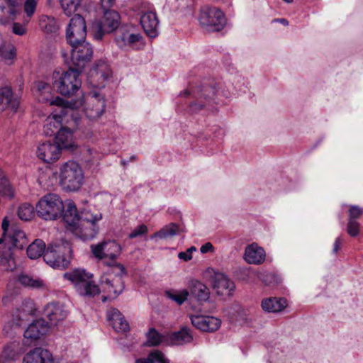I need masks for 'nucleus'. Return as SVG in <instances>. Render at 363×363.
Segmentation results:
<instances>
[{
  "mask_svg": "<svg viewBox=\"0 0 363 363\" xmlns=\"http://www.w3.org/2000/svg\"><path fill=\"white\" fill-rule=\"evenodd\" d=\"M37 6V0H26L24 3V11L28 18L34 13Z\"/></svg>",
  "mask_w": 363,
  "mask_h": 363,
  "instance_id": "nucleus-52",
  "label": "nucleus"
},
{
  "mask_svg": "<svg viewBox=\"0 0 363 363\" xmlns=\"http://www.w3.org/2000/svg\"><path fill=\"white\" fill-rule=\"evenodd\" d=\"M146 346H157L160 345L163 339L162 335L155 328H150L146 334Z\"/></svg>",
  "mask_w": 363,
  "mask_h": 363,
  "instance_id": "nucleus-45",
  "label": "nucleus"
},
{
  "mask_svg": "<svg viewBox=\"0 0 363 363\" xmlns=\"http://www.w3.org/2000/svg\"><path fill=\"white\" fill-rule=\"evenodd\" d=\"M86 35V26L84 18L79 14L73 16L66 30V38L69 45L83 42Z\"/></svg>",
  "mask_w": 363,
  "mask_h": 363,
  "instance_id": "nucleus-18",
  "label": "nucleus"
},
{
  "mask_svg": "<svg viewBox=\"0 0 363 363\" xmlns=\"http://www.w3.org/2000/svg\"><path fill=\"white\" fill-rule=\"evenodd\" d=\"M102 219V214L99 211L92 212L84 208L80 211L79 221L71 230L72 233L82 240L94 238L99 232L98 223Z\"/></svg>",
  "mask_w": 363,
  "mask_h": 363,
  "instance_id": "nucleus-6",
  "label": "nucleus"
},
{
  "mask_svg": "<svg viewBox=\"0 0 363 363\" xmlns=\"http://www.w3.org/2000/svg\"><path fill=\"white\" fill-rule=\"evenodd\" d=\"M191 324L198 330L205 333H214L217 331L221 325V320L207 315H190Z\"/></svg>",
  "mask_w": 363,
  "mask_h": 363,
  "instance_id": "nucleus-21",
  "label": "nucleus"
},
{
  "mask_svg": "<svg viewBox=\"0 0 363 363\" xmlns=\"http://www.w3.org/2000/svg\"><path fill=\"white\" fill-rule=\"evenodd\" d=\"M216 83L212 84H203L201 87L194 91L192 98L194 99L189 105L190 111L196 113L205 108L208 110L213 111V105L223 103L220 97L225 99L231 97V93L229 89L227 91L219 86L218 89H216Z\"/></svg>",
  "mask_w": 363,
  "mask_h": 363,
  "instance_id": "nucleus-4",
  "label": "nucleus"
},
{
  "mask_svg": "<svg viewBox=\"0 0 363 363\" xmlns=\"http://www.w3.org/2000/svg\"><path fill=\"white\" fill-rule=\"evenodd\" d=\"M125 274V270L122 264L111 267L100 278L101 289L92 281V274L84 269L78 268L66 272L64 277L74 285L81 296H94L103 291L107 293L109 298H114L124 289L123 276Z\"/></svg>",
  "mask_w": 363,
  "mask_h": 363,
  "instance_id": "nucleus-1",
  "label": "nucleus"
},
{
  "mask_svg": "<svg viewBox=\"0 0 363 363\" xmlns=\"http://www.w3.org/2000/svg\"><path fill=\"white\" fill-rule=\"evenodd\" d=\"M60 181L66 191H77L84 181L81 167L74 161H68L63 164L60 169Z\"/></svg>",
  "mask_w": 363,
  "mask_h": 363,
  "instance_id": "nucleus-8",
  "label": "nucleus"
},
{
  "mask_svg": "<svg viewBox=\"0 0 363 363\" xmlns=\"http://www.w3.org/2000/svg\"><path fill=\"white\" fill-rule=\"evenodd\" d=\"M342 242H343V239L341 237H338L335 239V242L333 244V252L334 253H337L338 252Z\"/></svg>",
  "mask_w": 363,
  "mask_h": 363,
  "instance_id": "nucleus-57",
  "label": "nucleus"
},
{
  "mask_svg": "<svg viewBox=\"0 0 363 363\" xmlns=\"http://www.w3.org/2000/svg\"><path fill=\"white\" fill-rule=\"evenodd\" d=\"M196 248L194 246H192L189 247L186 251L185 252H180L178 254V257L181 259H183L186 262L189 261L192 259V252L196 251Z\"/></svg>",
  "mask_w": 363,
  "mask_h": 363,
  "instance_id": "nucleus-54",
  "label": "nucleus"
},
{
  "mask_svg": "<svg viewBox=\"0 0 363 363\" xmlns=\"http://www.w3.org/2000/svg\"><path fill=\"white\" fill-rule=\"evenodd\" d=\"M106 300V297H104L103 298V301H105Z\"/></svg>",
  "mask_w": 363,
  "mask_h": 363,
  "instance_id": "nucleus-61",
  "label": "nucleus"
},
{
  "mask_svg": "<svg viewBox=\"0 0 363 363\" xmlns=\"http://www.w3.org/2000/svg\"><path fill=\"white\" fill-rule=\"evenodd\" d=\"M200 251L202 254L212 252L214 251V247L211 242H206L201 247Z\"/></svg>",
  "mask_w": 363,
  "mask_h": 363,
  "instance_id": "nucleus-56",
  "label": "nucleus"
},
{
  "mask_svg": "<svg viewBox=\"0 0 363 363\" xmlns=\"http://www.w3.org/2000/svg\"><path fill=\"white\" fill-rule=\"evenodd\" d=\"M199 21L201 26L208 31H219L226 23L223 12L210 6H204L201 9Z\"/></svg>",
  "mask_w": 363,
  "mask_h": 363,
  "instance_id": "nucleus-12",
  "label": "nucleus"
},
{
  "mask_svg": "<svg viewBox=\"0 0 363 363\" xmlns=\"http://www.w3.org/2000/svg\"><path fill=\"white\" fill-rule=\"evenodd\" d=\"M64 208L59 217H62L63 221L67 223L71 230L76 225L80 217V212L77 213L75 204L71 201H66L64 203Z\"/></svg>",
  "mask_w": 363,
  "mask_h": 363,
  "instance_id": "nucleus-27",
  "label": "nucleus"
},
{
  "mask_svg": "<svg viewBox=\"0 0 363 363\" xmlns=\"http://www.w3.org/2000/svg\"><path fill=\"white\" fill-rule=\"evenodd\" d=\"M49 328V324L45 319H38L31 323L24 331V337L31 340H36L46 334Z\"/></svg>",
  "mask_w": 363,
  "mask_h": 363,
  "instance_id": "nucleus-24",
  "label": "nucleus"
},
{
  "mask_svg": "<svg viewBox=\"0 0 363 363\" xmlns=\"http://www.w3.org/2000/svg\"><path fill=\"white\" fill-rule=\"evenodd\" d=\"M81 70L70 66L62 73H53V86L60 94L71 96L74 94L82 86L80 79Z\"/></svg>",
  "mask_w": 363,
  "mask_h": 363,
  "instance_id": "nucleus-7",
  "label": "nucleus"
},
{
  "mask_svg": "<svg viewBox=\"0 0 363 363\" xmlns=\"http://www.w3.org/2000/svg\"><path fill=\"white\" fill-rule=\"evenodd\" d=\"M3 230L2 238H0V244L6 245L19 250H22L28 244L25 232L16 223L9 225L7 218H4L1 224Z\"/></svg>",
  "mask_w": 363,
  "mask_h": 363,
  "instance_id": "nucleus-11",
  "label": "nucleus"
},
{
  "mask_svg": "<svg viewBox=\"0 0 363 363\" xmlns=\"http://www.w3.org/2000/svg\"><path fill=\"white\" fill-rule=\"evenodd\" d=\"M107 318L113 328L116 332H126L129 330V324L122 313L116 308H111L107 312Z\"/></svg>",
  "mask_w": 363,
  "mask_h": 363,
  "instance_id": "nucleus-30",
  "label": "nucleus"
},
{
  "mask_svg": "<svg viewBox=\"0 0 363 363\" xmlns=\"http://www.w3.org/2000/svg\"><path fill=\"white\" fill-rule=\"evenodd\" d=\"M166 296L175 301L178 305H182L187 300L189 296V292L186 289H182L180 291H165Z\"/></svg>",
  "mask_w": 363,
  "mask_h": 363,
  "instance_id": "nucleus-41",
  "label": "nucleus"
},
{
  "mask_svg": "<svg viewBox=\"0 0 363 363\" xmlns=\"http://www.w3.org/2000/svg\"><path fill=\"white\" fill-rule=\"evenodd\" d=\"M269 363H305V359L296 357L292 347L281 342H276L269 347Z\"/></svg>",
  "mask_w": 363,
  "mask_h": 363,
  "instance_id": "nucleus-13",
  "label": "nucleus"
},
{
  "mask_svg": "<svg viewBox=\"0 0 363 363\" xmlns=\"http://www.w3.org/2000/svg\"><path fill=\"white\" fill-rule=\"evenodd\" d=\"M45 243L40 239L35 240L27 248V255L30 259H35L43 255L44 261L51 267L63 269L70 262L71 245L64 240L50 243L45 250Z\"/></svg>",
  "mask_w": 363,
  "mask_h": 363,
  "instance_id": "nucleus-2",
  "label": "nucleus"
},
{
  "mask_svg": "<svg viewBox=\"0 0 363 363\" xmlns=\"http://www.w3.org/2000/svg\"><path fill=\"white\" fill-rule=\"evenodd\" d=\"M18 345L13 342L6 345L0 357L2 363H6L9 361L14 360L18 357Z\"/></svg>",
  "mask_w": 363,
  "mask_h": 363,
  "instance_id": "nucleus-39",
  "label": "nucleus"
},
{
  "mask_svg": "<svg viewBox=\"0 0 363 363\" xmlns=\"http://www.w3.org/2000/svg\"><path fill=\"white\" fill-rule=\"evenodd\" d=\"M179 95L182 97H187L190 95V93L189 92V91L185 90L184 91L181 92Z\"/></svg>",
  "mask_w": 363,
  "mask_h": 363,
  "instance_id": "nucleus-60",
  "label": "nucleus"
},
{
  "mask_svg": "<svg viewBox=\"0 0 363 363\" xmlns=\"http://www.w3.org/2000/svg\"><path fill=\"white\" fill-rule=\"evenodd\" d=\"M36 88L38 91L40 93V96H39V100L41 101H50L52 100H48L47 98L43 96V94H45L50 91V84L47 82L39 81L36 84Z\"/></svg>",
  "mask_w": 363,
  "mask_h": 363,
  "instance_id": "nucleus-49",
  "label": "nucleus"
},
{
  "mask_svg": "<svg viewBox=\"0 0 363 363\" xmlns=\"http://www.w3.org/2000/svg\"><path fill=\"white\" fill-rule=\"evenodd\" d=\"M0 194L9 198L13 196V190L9 180L1 174H0Z\"/></svg>",
  "mask_w": 363,
  "mask_h": 363,
  "instance_id": "nucleus-47",
  "label": "nucleus"
},
{
  "mask_svg": "<svg viewBox=\"0 0 363 363\" xmlns=\"http://www.w3.org/2000/svg\"><path fill=\"white\" fill-rule=\"evenodd\" d=\"M359 223L357 220H348L347 232L352 237H356L359 233Z\"/></svg>",
  "mask_w": 363,
  "mask_h": 363,
  "instance_id": "nucleus-51",
  "label": "nucleus"
},
{
  "mask_svg": "<svg viewBox=\"0 0 363 363\" xmlns=\"http://www.w3.org/2000/svg\"><path fill=\"white\" fill-rule=\"evenodd\" d=\"M204 277L209 279L213 289L218 295H231L235 289V283L228 275L213 268L205 271Z\"/></svg>",
  "mask_w": 363,
  "mask_h": 363,
  "instance_id": "nucleus-14",
  "label": "nucleus"
},
{
  "mask_svg": "<svg viewBox=\"0 0 363 363\" xmlns=\"http://www.w3.org/2000/svg\"><path fill=\"white\" fill-rule=\"evenodd\" d=\"M54 143L60 146V150L62 149H74V143L72 142V133L69 128L63 127L55 135Z\"/></svg>",
  "mask_w": 363,
  "mask_h": 363,
  "instance_id": "nucleus-33",
  "label": "nucleus"
},
{
  "mask_svg": "<svg viewBox=\"0 0 363 363\" xmlns=\"http://www.w3.org/2000/svg\"><path fill=\"white\" fill-rule=\"evenodd\" d=\"M18 216L22 220H30L34 216V208L29 203H23L18 208Z\"/></svg>",
  "mask_w": 363,
  "mask_h": 363,
  "instance_id": "nucleus-44",
  "label": "nucleus"
},
{
  "mask_svg": "<svg viewBox=\"0 0 363 363\" xmlns=\"http://www.w3.org/2000/svg\"><path fill=\"white\" fill-rule=\"evenodd\" d=\"M84 99H79L76 101H82V104L76 109L77 110L84 106V113L86 118L91 121H94L99 118L104 113L106 108V102L104 94H101L97 91H92L86 94ZM75 101H71L70 102H74ZM79 113V112H77Z\"/></svg>",
  "mask_w": 363,
  "mask_h": 363,
  "instance_id": "nucleus-10",
  "label": "nucleus"
},
{
  "mask_svg": "<svg viewBox=\"0 0 363 363\" xmlns=\"http://www.w3.org/2000/svg\"><path fill=\"white\" fill-rule=\"evenodd\" d=\"M19 106V101L14 98L12 89L10 86H5L0 89V106L4 108L9 106L16 111Z\"/></svg>",
  "mask_w": 363,
  "mask_h": 363,
  "instance_id": "nucleus-32",
  "label": "nucleus"
},
{
  "mask_svg": "<svg viewBox=\"0 0 363 363\" xmlns=\"http://www.w3.org/2000/svg\"><path fill=\"white\" fill-rule=\"evenodd\" d=\"M38 157L47 163H52L60 158L61 150L60 146L54 142H45L37 148Z\"/></svg>",
  "mask_w": 363,
  "mask_h": 363,
  "instance_id": "nucleus-23",
  "label": "nucleus"
},
{
  "mask_svg": "<svg viewBox=\"0 0 363 363\" xmlns=\"http://www.w3.org/2000/svg\"><path fill=\"white\" fill-rule=\"evenodd\" d=\"M111 74L108 63L104 60H99L89 70L88 81L94 87H104V82L111 77Z\"/></svg>",
  "mask_w": 363,
  "mask_h": 363,
  "instance_id": "nucleus-19",
  "label": "nucleus"
},
{
  "mask_svg": "<svg viewBox=\"0 0 363 363\" xmlns=\"http://www.w3.org/2000/svg\"><path fill=\"white\" fill-rule=\"evenodd\" d=\"M257 277L267 286H274L280 281V278L276 274L262 271L257 273Z\"/></svg>",
  "mask_w": 363,
  "mask_h": 363,
  "instance_id": "nucleus-42",
  "label": "nucleus"
},
{
  "mask_svg": "<svg viewBox=\"0 0 363 363\" xmlns=\"http://www.w3.org/2000/svg\"><path fill=\"white\" fill-rule=\"evenodd\" d=\"M193 340V335L191 330L184 327L179 331L172 334V342L176 345H184L189 343Z\"/></svg>",
  "mask_w": 363,
  "mask_h": 363,
  "instance_id": "nucleus-38",
  "label": "nucleus"
},
{
  "mask_svg": "<svg viewBox=\"0 0 363 363\" xmlns=\"http://www.w3.org/2000/svg\"><path fill=\"white\" fill-rule=\"evenodd\" d=\"M11 327V324L10 323H8L7 324L5 325L4 328V332L6 334V335H10L9 334V328Z\"/></svg>",
  "mask_w": 363,
  "mask_h": 363,
  "instance_id": "nucleus-59",
  "label": "nucleus"
},
{
  "mask_svg": "<svg viewBox=\"0 0 363 363\" xmlns=\"http://www.w3.org/2000/svg\"><path fill=\"white\" fill-rule=\"evenodd\" d=\"M39 26L40 28L46 33H55L58 29L56 20L53 17L46 15L41 16L39 21Z\"/></svg>",
  "mask_w": 363,
  "mask_h": 363,
  "instance_id": "nucleus-40",
  "label": "nucleus"
},
{
  "mask_svg": "<svg viewBox=\"0 0 363 363\" xmlns=\"http://www.w3.org/2000/svg\"><path fill=\"white\" fill-rule=\"evenodd\" d=\"M70 46L72 47L71 66L82 71L92 57V47L89 43L85 42V40L82 43L70 45Z\"/></svg>",
  "mask_w": 363,
  "mask_h": 363,
  "instance_id": "nucleus-17",
  "label": "nucleus"
},
{
  "mask_svg": "<svg viewBox=\"0 0 363 363\" xmlns=\"http://www.w3.org/2000/svg\"><path fill=\"white\" fill-rule=\"evenodd\" d=\"M135 363H169V359L161 351L155 350L150 352L146 358H140Z\"/></svg>",
  "mask_w": 363,
  "mask_h": 363,
  "instance_id": "nucleus-37",
  "label": "nucleus"
},
{
  "mask_svg": "<svg viewBox=\"0 0 363 363\" xmlns=\"http://www.w3.org/2000/svg\"><path fill=\"white\" fill-rule=\"evenodd\" d=\"M82 152V159L86 163H94L95 161H97L100 157L97 151L88 147H84Z\"/></svg>",
  "mask_w": 363,
  "mask_h": 363,
  "instance_id": "nucleus-48",
  "label": "nucleus"
},
{
  "mask_svg": "<svg viewBox=\"0 0 363 363\" xmlns=\"http://www.w3.org/2000/svg\"><path fill=\"white\" fill-rule=\"evenodd\" d=\"M179 231V225L174 223H171L169 225L164 226L160 230L152 235L150 239L155 240H157V239H167L178 235Z\"/></svg>",
  "mask_w": 363,
  "mask_h": 363,
  "instance_id": "nucleus-34",
  "label": "nucleus"
},
{
  "mask_svg": "<svg viewBox=\"0 0 363 363\" xmlns=\"http://www.w3.org/2000/svg\"><path fill=\"white\" fill-rule=\"evenodd\" d=\"M265 251L256 243L245 247L243 258L249 264H260L265 260Z\"/></svg>",
  "mask_w": 363,
  "mask_h": 363,
  "instance_id": "nucleus-25",
  "label": "nucleus"
},
{
  "mask_svg": "<svg viewBox=\"0 0 363 363\" xmlns=\"http://www.w3.org/2000/svg\"><path fill=\"white\" fill-rule=\"evenodd\" d=\"M274 21L279 22L285 26H287L289 25V21L286 18H277V19H275Z\"/></svg>",
  "mask_w": 363,
  "mask_h": 363,
  "instance_id": "nucleus-58",
  "label": "nucleus"
},
{
  "mask_svg": "<svg viewBox=\"0 0 363 363\" xmlns=\"http://www.w3.org/2000/svg\"><path fill=\"white\" fill-rule=\"evenodd\" d=\"M115 0H101V7L104 9L103 18L95 21L91 27L93 37L96 40L103 39L106 33H110L118 28L120 15L114 10H110Z\"/></svg>",
  "mask_w": 363,
  "mask_h": 363,
  "instance_id": "nucleus-5",
  "label": "nucleus"
},
{
  "mask_svg": "<svg viewBox=\"0 0 363 363\" xmlns=\"http://www.w3.org/2000/svg\"><path fill=\"white\" fill-rule=\"evenodd\" d=\"M43 315L50 327L56 326L66 318L67 311L63 304L59 302H51L45 306Z\"/></svg>",
  "mask_w": 363,
  "mask_h": 363,
  "instance_id": "nucleus-20",
  "label": "nucleus"
},
{
  "mask_svg": "<svg viewBox=\"0 0 363 363\" xmlns=\"http://www.w3.org/2000/svg\"><path fill=\"white\" fill-rule=\"evenodd\" d=\"M25 27L18 23H14L13 25V32L17 35H23L25 33Z\"/></svg>",
  "mask_w": 363,
  "mask_h": 363,
  "instance_id": "nucleus-55",
  "label": "nucleus"
},
{
  "mask_svg": "<svg viewBox=\"0 0 363 363\" xmlns=\"http://www.w3.org/2000/svg\"><path fill=\"white\" fill-rule=\"evenodd\" d=\"M64 202L55 194H48L36 205V213L45 220L57 219L64 208Z\"/></svg>",
  "mask_w": 363,
  "mask_h": 363,
  "instance_id": "nucleus-9",
  "label": "nucleus"
},
{
  "mask_svg": "<svg viewBox=\"0 0 363 363\" xmlns=\"http://www.w3.org/2000/svg\"><path fill=\"white\" fill-rule=\"evenodd\" d=\"M189 295L197 301L202 303L207 301L210 298L209 289L197 279H192L189 284Z\"/></svg>",
  "mask_w": 363,
  "mask_h": 363,
  "instance_id": "nucleus-28",
  "label": "nucleus"
},
{
  "mask_svg": "<svg viewBox=\"0 0 363 363\" xmlns=\"http://www.w3.org/2000/svg\"><path fill=\"white\" fill-rule=\"evenodd\" d=\"M20 310L22 315H19V318L18 320H15V323L12 325L13 326H15L16 328H18L23 325V318L24 315L34 313L36 311V307L32 299L26 298L22 301ZM17 316H18V315Z\"/></svg>",
  "mask_w": 363,
  "mask_h": 363,
  "instance_id": "nucleus-36",
  "label": "nucleus"
},
{
  "mask_svg": "<svg viewBox=\"0 0 363 363\" xmlns=\"http://www.w3.org/2000/svg\"><path fill=\"white\" fill-rule=\"evenodd\" d=\"M363 213V210L358 206L351 205L349 208V220H357Z\"/></svg>",
  "mask_w": 363,
  "mask_h": 363,
  "instance_id": "nucleus-53",
  "label": "nucleus"
},
{
  "mask_svg": "<svg viewBox=\"0 0 363 363\" xmlns=\"http://www.w3.org/2000/svg\"><path fill=\"white\" fill-rule=\"evenodd\" d=\"M288 305L285 298L269 297L261 302V307L264 312L278 313L283 311Z\"/></svg>",
  "mask_w": 363,
  "mask_h": 363,
  "instance_id": "nucleus-31",
  "label": "nucleus"
},
{
  "mask_svg": "<svg viewBox=\"0 0 363 363\" xmlns=\"http://www.w3.org/2000/svg\"><path fill=\"white\" fill-rule=\"evenodd\" d=\"M23 363H53V358L49 350L37 347L24 357Z\"/></svg>",
  "mask_w": 363,
  "mask_h": 363,
  "instance_id": "nucleus-26",
  "label": "nucleus"
},
{
  "mask_svg": "<svg viewBox=\"0 0 363 363\" xmlns=\"http://www.w3.org/2000/svg\"><path fill=\"white\" fill-rule=\"evenodd\" d=\"M0 266L9 271L15 269L16 264L11 252V247H6L4 246L0 248Z\"/></svg>",
  "mask_w": 363,
  "mask_h": 363,
  "instance_id": "nucleus-35",
  "label": "nucleus"
},
{
  "mask_svg": "<svg viewBox=\"0 0 363 363\" xmlns=\"http://www.w3.org/2000/svg\"><path fill=\"white\" fill-rule=\"evenodd\" d=\"M65 13L69 16L74 13L81 3V0H60Z\"/></svg>",
  "mask_w": 363,
  "mask_h": 363,
  "instance_id": "nucleus-46",
  "label": "nucleus"
},
{
  "mask_svg": "<svg viewBox=\"0 0 363 363\" xmlns=\"http://www.w3.org/2000/svg\"><path fill=\"white\" fill-rule=\"evenodd\" d=\"M148 232V228L146 225L142 224L135 228L131 233L128 235L129 238L134 239L136 238L145 235Z\"/></svg>",
  "mask_w": 363,
  "mask_h": 363,
  "instance_id": "nucleus-50",
  "label": "nucleus"
},
{
  "mask_svg": "<svg viewBox=\"0 0 363 363\" xmlns=\"http://www.w3.org/2000/svg\"><path fill=\"white\" fill-rule=\"evenodd\" d=\"M143 39L141 34L135 32L133 26H125L117 30L115 40L120 48L128 50V48L138 49L137 43Z\"/></svg>",
  "mask_w": 363,
  "mask_h": 363,
  "instance_id": "nucleus-16",
  "label": "nucleus"
},
{
  "mask_svg": "<svg viewBox=\"0 0 363 363\" xmlns=\"http://www.w3.org/2000/svg\"><path fill=\"white\" fill-rule=\"evenodd\" d=\"M121 251V245L114 240H108L101 244L91 245L92 253L99 259L108 258L114 260L119 256Z\"/></svg>",
  "mask_w": 363,
  "mask_h": 363,
  "instance_id": "nucleus-22",
  "label": "nucleus"
},
{
  "mask_svg": "<svg viewBox=\"0 0 363 363\" xmlns=\"http://www.w3.org/2000/svg\"><path fill=\"white\" fill-rule=\"evenodd\" d=\"M18 281L24 286L32 289H39L43 286V281L39 279H33L27 274H20L18 276Z\"/></svg>",
  "mask_w": 363,
  "mask_h": 363,
  "instance_id": "nucleus-43",
  "label": "nucleus"
},
{
  "mask_svg": "<svg viewBox=\"0 0 363 363\" xmlns=\"http://www.w3.org/2000/svg\"><path fill=\"white\" fill-rule=\"evenodd\" d=\"M23 0H1L0 11L3 16L13 20L21 13Z\"/></svg>",
  "mask_w": 363,
  "mask_h": 363,
  "instance_id": "nucleus-29",
  "label": "nucleus"
},
{
  "mask_svg": "<svg viewBox=\"0 0 363 363\" xmlns=\"http://www.w3.org/2000/svg\"><path fill=\"white\" fill-rule=\"evenodd\" d=\"M140 24L146 35L155 38L159 35V20L152 4L143 2L140 8Z\"/></svg>",
  "mask_w": 363,
  "mask_h": 363,
  "instance_id": "nucleus-15",
  "label": "nucleus"
},
{
  "mask_svg": "<svg viewBox=\"0 0 363 363\" xmlns=\"http://www.w3.org/2000/svg\"><path fill=\"white\" fill-rule=\"evenodd\" d=\"M82 104V101L68 102L59 96L51 100L50 106H55L57 108L45 121L43 126L45 135L48 136L56 135L63 128V123H68L69 118L75 125H78L80 115L76 109Z\"/></svg>",
  "mask_w": 363,
  "mask_h": 363,
  "instance_id": "nucleus-3",
  "label": "nucleus"
}]
</instances>
